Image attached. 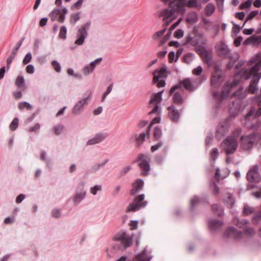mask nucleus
I'll return each mask as SVG.
<instances>
[{
	"instance_id": "f257e3e1",
	"label": "nucleus",
	"mask_w": 261,
	"mask_h": 261,
	"mask_svg": "<svg viewBox=\"0 0 261 261\" xmlns=\"http://www.w3.org/2000/svg\"><path fill=\"white\" fill-rule=\"evenodd\" d=\"M184 2L182 1L172 0L169 4V8L159 12V17H162L166 25H168L176 17L175 13L184 14L186 9L184 8Z\"/></svg>"
},
{
	"instance_id": "f03ea898",
	"label": "nucleus",
	"mask_w": 261,
	"mask_h": 261,
	"mask_svg": "<svg viewBox=\"0 0 261 261\" xmlns=\"http://www.w3.org/2000/svg\"><path fill=\"white\" fill-rule=\"evenodd\" d=\"M251 64L253 65L251 69H242L239 73L242 78L248 80L250 78V75L259 73L261 67V52L256 54L250 61Z\"/></svg>"
},
{
	"instance_id": "7ed1b4c3",
	"label": "nucleus",
	"mask_w": 261,
	"mask_h": 261,
	"mask_svg": "<svg viewBox=\"0 0 261 261\" xmlns=\"http://www.w3.org/2000/svg\"><path fill=\"white\" fill-rule=\"evenodd\" d=\"M240 83L239 80L234 79L232 83H226L222 87L221 93L218 91H214L213 96L215 99L217 100L216 107L218 109L221 102V101L226 96H228L231 90L234 87L238 85Z\"/></svg>"
},
{
	"instance_id": "20e7f679",
	"label": "nucleus",
	"mask_w": 261,
	"mask_h": 261,
	"mask_svg": "<svg viewBox=\"0 0 261 261\" xmlns=\"http://www.w3.org/2000/svg\"><path fill=\"white\" fill-rule=\"evenodd\" d=\"M233 95L236 97L238 100L233 101L232 106L229 109V113L231 116L234 118L240 112L241 108V103L240 100L245 98L247 95L246 90H243V88H240L238 90L233 93Z\"/></svg>"
},
{
	"instance_id": "39448f33",
	"label": "nucleus",
	"mask_w": 261,
	"mask_h": 261,
	"mask_svg": "<svg viewBox=\"0 0 261 261\" xmlns=\"http://www.w3.org/2000/svg\"><path fill=\"white\" fill-rule=\"evenodd\" d=\"M215 49L217 54L220 56L228 58L230 62H235L239 58L238 53H234L233 54H231L230 50L223 41H220L216 45Z\"/></svg>"
},
{
	"instance_id": "423d86ee",
	"label": "nucleus",
	"mask_w": 261,
	"mask_h": 261,
	"mask_svg": "<svg viewBox=\"0 0 261 261\" xmlns=\"http://www.w3.org/2000/svg\"><path fill=\"white\" fill-rule=\"evenodd\" d=\"M241 141L242 148L245 150H249L255 143L260 142L261 145V136L258 134L252 133L246 136H242L241 137Z\"/></svg>"
},
{
	"instance_id": "0eeeda50",
	"label": "nucleus",
	"mask_w": 261,
	"mask_h": 261,
	"mask_svg": "<svg viewBox=\"0 0 261 261\" xmlns=\"http://www.w3.org/2000/svg\"><path fill=\"white\" fill-rule=\"evenodd\" d=\"M168 73L166 67H162L160 69H156L153 72V83L156 84V86L159 88L164 87L166 85L165 80Z\"/></svg>"
},
{
	"instance_id": "6e6552de",
	"label": "nucleus",
	"mask_w": 261,
	"mask_h": 261,
	"mask_svg": "<svg viewBox=\"0 0 261 261\" xmlns=\"http://www.w3.org/2000/svg\"><path fill=\"white\" fill-rule=\"evenodd\" d=\"M144 198L145 195L144 194L136 196L134 198L133 202L128 205L126 212H136L145 207L147 205L148 202L144 200Z\"/></svg>"
},
{
	"instance_id": "1a4fd4ad",
	"label": "nucleus",
	"mask_w": 261,
	"mask_h": 261,
	"mask_svg": "<svg viewBox=\"0 0 261 261\" xmlns=\"http://www.w3.org/2000/svg\"><path fill=\"white\" fill-rule=\"evenodd\" d=\"M225 152L227 155L233 153L237 149L238 143L236 138L228 136L223 141Z\"/></svg>"
},
{
	"instance_id": "9d476101",
	"label": "nucleus",
	"mask_w": 261,
	"mask_h": 261,
	"mask_svg": "<svg viewBox=\"0 0 261 261\" xmlns=\"http://www.w3.org/2000/svg\"><path fill=\"white\" fill-rule=\"evenodd\" d=\"M90 25L91 22H87L82 25L81 28L78 30L76 36L77 39L75 41V44L77 45H81L84 43L85 39L88 36V31L90 29Z\"/></svg>"
},
{
	"instance_id": "9b49d317",
	"label": "nucleus",
	"mask_w": 261,
	"mask_h": 261,
	"mask_svg": "<svg viewBox=\"0 0 261 261\" xmlns=\"http://www.w3.org/2000/svg\"><path fill=\"white\" fill-rule=\"evenodd\" d=\"M150 158L148 156L141 153L135 161V162L141 161L139 166L141 169L142 174L144 176L147 175L150 170Z\"/></svg>"
},
{
	"instance_id": "f8f14e48",
	"label": "nucleus",
	"mask_w": 261,
	"mask_h": 261,
	"mask_svg": "<svg viewBox=\"0 0 261 261\" xmlns=\"http://www.w3.org/2000/svg\"><path fill=\"white\" fill-rule=\"evenodd\" d=\"M91 99V93H90L87 97L82 98L79 100L72 108V114L76 115L80 114L84 111L85 108L88 106Z\"/></svg>"
},
{
	"instance_id": "ddd939ff",
	"label": "nucleus",
	"mask_w": 261,
	"mask_h": 261,
	"mask_svg": "<svg viewBox=\"0 0 261 261\" xmlns=\"http://www.w3.org/2000/svg\"><path fill=\"white\" fill-rule=\"evenodd\" d=\"M115 241L121 242L124 248L130 246L133 243V238L129 236L126 232H118L114 237Z\"/></svg>"
},
{
	"instance_id": "4468645a",
	"label": "nucleus",
	"mask_w": 261,
	"mask_h": 261,
	"mask_svg": "<svg viewBox=\"0 0 261 261\" xmlns=\"http://www.w3.org/2000/svg\"><path fill=\"white\" fill-rule=\"evenodd\" d=\"M184 87L187 90L192 91L194 90V87L190 79L187 78L183 80L177 85L173 86L170 90V93L172 94L178 89Z\"/></svg>"
},
{
	"instance_id": "2eb2a0df",
	"label": "nucleus",
	"mask_w": 261,
	"mask_h": 261,
	"mask_svg": "<svg viewBox=\"0 0 261 261\" xmlns=\"http://www.w3.org/2000/svg\"><path fill=\"white\" fill-rule=\"evenodd\" d=\"M252 76L250 85L245 90L252 94H255L257 91V85L258 83L259 79L261 77V73H256L250 75V77Z\"/></svg>"
},
{
	"instance_id": "dca6fc26",
	"label": "nucleus",
	"mask_w": 261,
	"mask_h": 261,
	"mask_svg": "<svg viewBox=\"0 0 261 261\" xmlns=\"http://www.w3.org/2000/svg\"><path fill=\"white\" fill-rule=\"evenodd\" d=\"M246 178L249 182H257L259 178V167L256 165L252 167L248 171Z\"/></svg>"
},
{
	"instance_id": "f3484780",
	"label": "nucleus",
	"mask_w": 261,
	"mask_h": 261,
	"mask_svg": "<svg viewBox=\"0 0 261 261\" xmlns=\"http://www.w3.org/2000/svg\"><path fill=\"white\" fill-rule=\"evenodd\" d=\"M228 121V118H227L226 121L223 122L218 125L216 133V137L218 139H220L222 137L224 136L228 132L229 127Z\"/></svg>"
},
{
	"instance_id": "a211bd4d",
	"label": "nucleus",
	"mask_w": 261,
	"mask_h": 261,
	"mask_svg": "<svg viewBox=\"0 0 261 261\" xmlns=\"http://www.w3.org/2000/svg\"><path fill=\"white\" fill-rule=\"evenodd\" d=\"M108 135L106 133H100L96 134L92 138L89 139L87 142V145H93L98 144L103 141Z\"/></svg>"
},
{
	"instance_id": "6ab92c4d",
	"label": "nucleus",
	"mask_w": 261,
	"mask_h": 261,
	"mask_svg": "<svg viewBox=\"0 0 261 261\" xmlns=\"http://www.w3.org/2000/svg\"><path fill=\"white\" fill-rule=\"evenodd\" d=\"M224 237H232L234 239H240L243 236V233L240 231H238L234 227H228L224 233Z\"/></svg>"
},
{
	"instance_id": "aec40b11",
	"label": "nucleus",
	"mask_w": 261,
	"mask_h": 261,
	"mask_svg": "<svg viewBox=\"0 0 261 261\" xmlns=\"http://www.w3.org/2000/svg\"><path fill=\"white\" fill-rule=\"evenodd\" d=\"M169 111V118L170 120L175 123L178 122L180 118V113L174 105H171L167 108Z\"/></svg>"
},
{
	"instance_id": "412c9836",
	"label": "nucleus",
	"mask_w": 261,
	"mask_h": 261,
	"mask_svg": "<svg viewBox=\"0 0 261 261\" xmlns=\"http://www.w3.org/2000/svg\"><path fill=\"white\" fill-rule=\"evenodd\" d=\"M223 81V76L221 72L218 70L215 71L212 75L211 83L213 87L217 88L221 85Z\"/></svg>"
},
{
	"instance_id": "4be33fe9",
	"label": "nucleus",
	"mask_w": 261,
	"mask_h": 261,
	"mask_svg": "<svg viewBox=\"0 0 261 261\" xmlns=\"http://www.w3.org/2000/svg\"><path fill=\"white\" fill-rule=\"evenodd\" d=\"M49 17L53 21L57 20L59 22L63 23L65 18L64 14H62L59 9H54L49 14Z\"/></svg>"
},
{
	"instance_id": "5701e85b",
	"label": "nucleus",
	"mask_w": 261,
	"mask_h": 261,
	"mask_svg": "<svg viewBox=\"0 0 261 261\" xmlns=\"http://www.w3.org/2000/svg\"><path fill=\"white\" fill-rule=\"evenodd\" d=\"M144 186V181L141 179H137L135 182L132 184V189L130 191V194L132 196L137 194L143 188Z\"/></svg>"
},
{
	"instance_id": "b1692460",
	"label": "nucleus",
	"mask_w": 261,
	"mask_h": 261,
	"mask_svg": "<svg viewBox=\"0 0 261 261\" xmlns=\"http://www.w3.org/2000/svg\"><path fill=\"white\" fill-rule=\"evenodd\" d=\"M24 38H22L21 40L17 44L16 46L14 48L12 49V53L10 56L7 60V69H9L10 67V64H11L13 60L15 58V56L17 53L18 49L21 45Z\"/></svg>"
},
{
	"instance_id": "393cba45",
	"label": "nucleus",
	"mask_w": 261,
	"mask_h": 261,
	"mask_svg": "<svg viewBox=\"0 0 261 261\" xmlns=\"http://www.w3.org/2000/svg\"><path fill=\"white\" fill-rule=\"evenodd\" d=\"M151 258V256L147 254V250L145 249L137 254L133 261H150Z\"/></svg>"
},
{
	"instance_id": "a878e982",
	"label": "nucleus",
	"mask_w": 261,
	"mask_h": 261,
	"mask_svg": "<svg viewBox=\"0 0 261 261\" xmlns=\"http://www.w3.org/2000/svg\"><path fill=\"white\" fill-rule=\"evenodd\" d=\"M208 224L210 229L211 230L215 231L220 228L223 225V223L221 221L212 219L208 221Z\"/></svg>"
},
{
	"instance_id": "bb28decb",
	"label": "nucleus",
	"mask_w": 261,
	"mask_h": 261,
	"mask_svg": "<svg viewBox=\"0 0 261 261\" xmlns=\"http://www.w3.org/2000/svg\"><path fill=\"white\" fill-rule=\"evenodd\" d=\"M163 92L164 90L153 94L151 97L149 104L150 105L152 103H159L161 102L162 100V93Z\"/></svg>"
},
{
	"instance_id": "cd10ccee",
	"label": "nucleus",
	"mask_w": 261,
	"mask_h": 261,
	"mask_svg": "<svg viewBox=\"0 0 261 261\" xmlns=\"http://www.w3.org/2000/svg\"><path fill=\"white\" fill-rule=\"evenodd\" d=\"M186 21L190 24H194L198 21V14L196 12H190L186 17Z\"/></svg>"
},
{
	"instance_id": "c85d7f7f",
	"label": "nucleus",
	"mask_w": 261,
	"mask_h": 261,
	"mask_svg": "<svg viewBox=\"0 0 261 261\" xmlns=\"http://www.w3.org/2000/svg\"><path fill=\"white\" fill-rule=\"evenodd\" d=\"M216 10L215 6L212 3H208L204 9V13L206 16H211Z\"/></svg>"
},
{
	"instance_id": "c756f323",
	"label": "nucleus",
	"mask_w": 261,
	"mask_h": 261,
	"mask_svg": "<svg viewBox=\"0 0 261 261\" xmlns=\"http://www.w3.org/2000/svg\"><path fill=\"white\" fill-rule=\"evenodd\" d=\"M146 134L145 133H142L139 135L135 134L133 135V137L136 141V145L138 147L141 145L145 141Z\"/></svg>"
},
{
	"instance_id": "7c9ffc66",
	"label": "nucleus",
	"mask_w": 261,
	"mask_h": 261,
	"mask_svg": "<svg viewBox=\"0 0 261 261\" xmlns=\"http://www.w3.org/2000/svg\"><path fill=\"white\" fill-rule=\"evenodd\" d=\"M86 195V192L76 193L73 197V201L75 204L80 203L84 199Z\"/></svg>"
},
{
	"instance_id": "2f4dec72",
	"label": "nucleus",
	"mask_w": 261,
	"mask_h": 261,
	"mask_svg": "<svg viewBox=\"0 0 261 261\" xmlns=\"http://www.w3.org/2000/svg\"><path fill=\"white\" fill-rule=\"evenodd\" d=\"M168 150L167 146H165L163 149V153L164 155L162 154H158L155 158V161L156 163L161 164L163 163L164 160L165 156L167 154Z\"/></svg>"
},
{
	"instance_id": "473e14b6",
	"label": "nucleus",
	"mask_w": 261,
	"mask_h": 261,
	"mask_svg": "<svg viewBox=\"0 0 261 261\" xmlns=\"http://www.w3.org/2000/svg\"><path fill=\"white\" fill-rule=\"evenodd\" d=\"M173 101L177 105H180L183 103L182 96L178 92H173Z\"/></svg>"
},
{
	"instance_id": "72a5a7b5",
	"label": "nucleus",
	"mask_w": 261,
	"mask_h": 261,
	"mask_svg": "<svg viewBox=\"0 0 261 261\" xmlns=\"http://www.w3.org/2000/svg\"><path fill=\"white\" fill-rule=\"evenodd\" d=\"M212 210L218 216H221L224 214L223 208L221 206L217 204H213L212 206Z\"/></svg>"
},
{
	"instance_id": "f704fd0d",
	"label": "nucleus",
	"mask_w": 261,
	"mask_h": 261,
	"mask_svg": "<svg viewBox=\"0 0 261 261\" xmlns=\"http://www.w3.org/2000/svg\"><path fill=\"white\" fill-rule=\"evenodd\" d=\"M186 43L193 46H196L198 43V40L196 37L189 35L186 38Z\"/></svg>"
},
{
	"instance_id": "c9c22d12",
	"label": "nucleus",
	"mask_w": 261,
	"mask_h": 261,
	"mask_svg": "<svg viewBox=\"0 0 261 261\" xmlns=\"http://www.w3.org/2000/svg\"><path fill=\"white\" fill-rule=\"evenodd\" d=\"M224 203L228 207L231 208L234 203L232 196L228 194L226 198L224 199Z\"/></svg>"
},
{
	"instance_id": "e433bc0d",
	"label": "nucleus",
	"mask_w": 261,
	"mask_h": 261,
	"mask_svg": "<svg viewBox=\"0 0 261 261\" xmlns=\"http://www.w3.org/2000/svg\"><path fill=\"white\" fill-rule=\"evenodd\" d=\"M181 18L178 19L176 22H175L174 23H173L171 26V27L169 29V31H170V32L168 34H167L166 35V36L164 37V40L163 41V43L168 39V38L170 37V36L171 35V31L172 30H174L179 25V24L180 23V22L181 21Z\"/></svg>"
},
{
	"instance_id": "4c0bfd02",
	"label": "nucleus",
	"mask_w": 261,
	"mask_h": 261,
	"mask_svg": "<svg viewBox=\"0 0 261 261\" xmlns=\"http://www.w3.org/2000/svg\"><path fill=\"white\" fill-rule=\"evenodd\" d=\"M109 162V159H105L103 162L101 163H97L94 165L92 168L91 170L92 172H96L100 168L105 166L106 164Z\"/></svg>"
},
{
	"instance_id": "58836bf2",
	"label": "nucleus",
	"mask_w": 261,
	"mask_h": 261,
	"mask_svg": "<svg viewBox=\"0 0 261 261\" xmlns=\"http://www.w3.org/2000/svg\"><path fill=\"white\" fill-rule=\"evenodd\" d=\"M80 17L81 16L80 12H77L76 13L71 14L70 18V23L72 25H74L76 22L80 19Z\"/></svg>"
},
{
	"instance_id": "ea45409f",
	"label": "nucleus",
	"mask_w": 261,
	"mask_h": 261,
	"mask_svg": "<svg viewBox=\"0 0 261 261\" xmlns=\"http://www.w3.org/2000/svg\"><path fill=\"white\" fill-rule=\"evenodd\" d=\"M201 198H199L197 196H195L191 200V206L190 208L191 210H194L195 206L201 202Z\"/></svg>"
},
{
	"instance_id": "a19ab883",
	"label": "nucleus",
	"mask_w": 261,
	"mask_h": 261,
	"mask_svg": "<svg viewBox=\"0 0 261 261\" xmlns=\"http://www.w3.org/2000/svg\"><path fill=\"white\" fill-rule=\"evenodd\" d=\"M153 136L156 140H159L162 136V130L159 127H155L153 130Z\"/></svg>"
},
{
	"instance_id": "79ce46f5",
	"label": "nucleus",
	"mask_w": 261,
	"mask_h": 261,
	"mask_svg": "<svg viewBox=\"0 0 261 261\" xmlns=\"http://www.w3.org/2000/svg\"><path fill=\"white\" fill-rule=\"evenodd\" d=\"M132 167L131 166L128 165L123 168L119 173L118 178H121L126 175L130 170Z\"/></svg>"
},
{
	"instance_id": "37998d69",
	"label": "nucleus",
	"mask_w": 261,
	"mask_h": 261,
	"mask_svg": "<svg viewBox=\"0 0 261 261\" xmlns=\"http://www.w3.org/2000/svg\"><path fill=\"white\" fill-rule=\"evenodd\" d=\"M24 79L22 76H18L15 81V85L19 88H22L24 85Z\"/></svg>"
},
{
	"instance_id": "c03bdc74",
	"label": "nucleus",
	"mask_w": 261,
	"mask_h": 261,
	"mask_svg": "<svg viewBox=\"0 0 261 261\" xmlns=\"http://www.w3.org/2000/svg\"><path fill=\"white\" fill-rule=\"evenodd\" d=\"M64 129V126L61 124H59L57 125H55L53 128L54 133L57 135H60L63 132Z\"/></svg>"
},
{
	"instance_id": "a18cd8bd",
	"label": "nucleus",
	"mask_w": 261,
	"mask_h": 261,
	"mask_svg": "<svg viewBox=\"0 0 261 261\" xmlns=\"http://www.w3.org/2000/svg\"><path fill=\"white\" fill-rule=\"evenodd\" d=\"M19 110H21L24 108H26L27 110H32L33 107L28 102H20L18 106Z\"/></svg>"
},
{
	"instance_id": "49530a36",
	"label": "nucleus",
	"mask_w": 261,
	"mask_h": 261,
	"mask_svg": "<svg viewBox=\"0 0 261 261\" xmlns=\"http://www.w3.org/2000/svg\"><path fill=\"white\" fill-rule=\"evenodd\" d=\"M18 119L17 118H14L12 121L11 122L9 125V128L11 130H15L18 127Z\"/></svg>"
},
{
	"instance_id": "de8ad7c7",
	"label": "nucleus",
	"mask_w": 261,
	"mask_h": 261,
	"mask_svg": "<svg viewBox=\"0 0 261 261\" xmlns=\"http://www.w3.org/2000/svg\"><path fill=\"white\" fill-rule=\"evenodd\" d=\"M67 29L66 27L62 26L60 29L59 34V37L62 39H65L66 38Z\"/></svg>"
},
{
	"instance_id": "09e8293b",
	"label": "nucleus",
	"mask_w": 261,
	"mask_h": 261,
	"mask_svg": "<svg viewBox=\"0 0 261 261\" xmlns=\"http://www.w3.org/2000/svg\"><path fill=\"white\" fill-rule=\"evenodd\" d=\"M219 155L218 149L217 148H213L211 153H210V157L214 161L217 159Z\"/></svg>"
},
{
	"instance_id": "8fccbe9b",
	"label": "nucleus",
	"mask_w": 261,
	"mask_h": 261,
	"mask_svg": "<svg viewBox=\"0 0 261 261\" xmlns=\"http://www.w3.org/2000/svg\"><path fill=\"white\" fill-rule=\"evenodd\" d=\"M93 70L94 69L92 67L87 65L83 67L82 71L85 75H88L91 73Z\"/></svg>"
},
{
	"instance_id": "3c124183",
	"label": "nucleus",
	"mask_w": 261,
	"mask_h": 261,
	"mask_svg": "<svg viewBox=\"0 0 261 261\" xmlns=\"http://www.w3.org/2000/svg\"><path fill=\"white\" fill-rule=\"evenodd\" d=\"M102 190V187L101 185H97L92 187L90 188V193L94 195L97 194L98 191H101Z\"/></svg>"
},
{
	"instance_id": "603ef678",
	"label": "nucleus",
	"mask_w": 261,
	"mask_h": 261,
	"mask_svg": "<svg viewBox=\"0 0 261 261\" xmlns=\"http://www.w3.org/2000/svg\"><path fill=\"white\" fill-rule=\"evenodd\" d=\"M194 59V55L191 53H188L184 57V62L189 64Z\"/></svg>"
},
{
	"instance_id": "864d4df0",
	"label": "nucleus",
	"mask_w": 261,
	"mask_h": 261,
	"mask_svg": "<svg viewBox=\"0 0 261 261\" xmlns=\"http://www.w3.org/2000/svg\"><path fill=\"white\" fill-rule=\"evenodd\" d=\"M166 31V29L165 28L163 29L162 30L156 32L153 35V39L154 40H157L159 38H160L161 36H162L165 32Z\"/></svg>"
},
{
	"instance_id": "5fc2aeb1",
	"label": "nucleus",
	"mask_w": 261,
	"mask_h": 261,
	"mask_svg": "<svg viewBox=\"0 0 261 261\" xmlns=\"http://www.w3.org/2000/svg\"><path fill=\"white\" fill-rule=\"evenodd\" d=\"M237 221V223L236 224L237 226L239 227H242L243 226L249 223V221L247 220L246 219H243L241 220H239L238 219L236 220H234V223H235V221Z\"/></svg>"
},
{
	"instance_id": "6e6d98bb",
	"label": "nucleus",
	"mask_w": 261,
	"mask_h": 261,
	"mask_svg": "<svg viewBox=\"0 0 261 261\" xmlns=\"http://www.w3.org/2000/svg\"><path fill=\"white\" fill-rule=\"evenodd\" d=\"M51 65L56 72H60L61 71V65L57 61H53L51 62Z\"/></svg>"
},
{
	"instance_id": "4d7b16f0",
	"label": "nucleus",
	"mask_w": 261,
	"mask_h": 261,
	"mask_svg": "<svg viewBox=\"0 0 261 261\" xmlns=\"http://www.w3.org/2000/svg\"><path fill=\"white\" fill-rule=\"evenodd\" d=\"M252 3V0H247V1L245 2L244 3L242 4L240 6V9H248L249 8Z\"/></svg>"
},
{
	"instance_id": "13d9d810",
	"label": "nucleus",
	"mask_w": 261,
	"mask_h": 261,
	"mask_svg": "<svg viewBox=\"0 0 261 261\" xmlns=\"http://www.w3.org/2000/svg\"><path fill=\"white\" fill-rule=\"evenodd\" d=\"M258 13V11H251L247 16L246 19L245 21V22L243 23V26L245 25L246 22L251 19H252L253 17H254L256 15H257Z\"/></svg>"
},
{
	"instance_id": "bf43d9fd",
	"label": "nucleus",
	"mask_w": 261,
	"mask_h": 261,
	"mask_svg": "<svg viewBox=\"0 0 261 261\" xmlns=\"http://www.w3.org/2000/svg\"><path fill=\"white\" fill-rule=\"evenodd\" d=\"M244 232L246 235L249 237H252L254 234L255 231L252 228L247 227L244 229Z\"/></svg>"
},
{
	"instance_id": "052dcab7",
	"label": "nucleus",
	"mask_w": 261,
	"mask_h": 261,
	"mask_svg": "<svg viewBox=\"0 0 261 261\" xmlns=\"http://www.w3.org/2000/svg\"><path fill=\"white\" fill-rule=\"evenodd\" d=\"M184 34V31L181 29H178L174 33V37L176 38L179 39L181 38Z\"/></svg>"
},
{
	"instance_id": "680f3d73",
	"label": "nucleus",
	"mask_w": 261,
	"mask_h": 261,
	"mask_svg": "<svg viewBox=\"0 0 261 261\" xmlns=\"http://www.w3.org/2000/svg\"><path fill=\"white\" fill-rule=\"evenodd\" d=\"M163 145V142L162 141H160L157 144L152 145L151 147V151L152 152H154L157 150H158L159 148H160Z\"/></svg>"
},
{
	"instance_id": "e2e57ef3",
	"label": "nucleus",
	"mask_w": 261,
	"mask_h": 261,
	"mask_svg": "<svg viewBox=\"0 0 261 261\" xmlns=\"http://www.w3.org/2000/svg\"><path fill=\"white\" fill-rule=\"evenodd\" d=\"M254 212V208L251 207L245 206L244 208V214L245 215H249Z\"/></svg>"
},
{
	"instance_id": "0e129e2a",
	"label": "nucleus",
	"mask_w": 261,
	"mask_h": 261,
	"mask_svg": "<svg viewBox=\"0 0 261 261\" xmlns=\"http://www.w3.org/2000/svg\"><path fill=\"white\" fill-rule=\"evenodd\" d=\"M102 60V58H98L94 61L91 62L90 64V66L94 69L96 66L99 64L101 62Z\"/></svg>"
},
{
	"instance_id": "69168bd1",
	"label": "nucleus",
	"mask_w": 261,
	"mask_h": 261,
	"mask_svg": "<svg viewBox=\"0 0 261 261\" xmlns=\"http://www.w3.org/2000/svg\"><path fill=\"white\" fill-rule=\"evenodd\" d=\"M32 59V54L31 53H28L24 57L22 63L25 65L29 63Z\"/></svg>"
},
{
	"instance_id": "338daca9",
	"label": "nucleus",
	"mask_w": 261,
	"mask_h": 261,
	"mask_svg": "<svg viewBox=\"0 0 261 261\" xmlns=\"http://www.w3.org/2000/svg\"><path fill=\"white\" fill-rule=\"evenodd\" d=\"M241 133L242 128L241 127H237L232 132V137L236 138L239 137L241 135Z\"/></svg>"
},
{
	"instance_id": "774afa93",
	"label": "nucleus",
	"mask_w": 261,
	"mask_h": 261,
	"mask_svg": "<svg viewBox=\"0 0 261 261\" xmlns=\"http://www.w3.org/2000/svg\"><path fill=\"white\" fill-rule=\"evenodd\" d=\"M202 71V68L201 66H198L197 67L194 68L193 70L192 73L193 74L196 75H199L201 74Z\"/></svg>"
}]
</instances>
